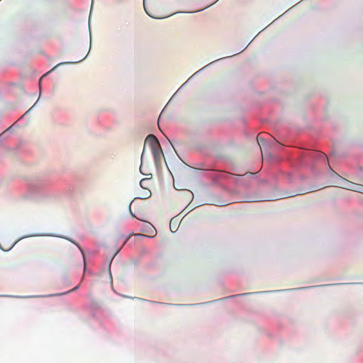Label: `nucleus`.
<instances>
[{"label": "nucleus", "instance_id": "1", "mask_svg": "<svg viewBox=\"0 0 363 363\" xmlns=\"http://www.w3.org/2000/svg\"><path fill=\"white\" fill-rule=\"evenodd\" d=\"M145 143L150 145L151 150L155 149V148L158 149L160 145L158 140L153 135H147V137L146 138V140H145Z\"/></svg>", "mask_w": 363, "mask_h": 363}, {"label": "nucleus", "instance_id": "2", "mask_svg": "<svg viewBox=\"0 0 363 363\" xmlns=\"http://www.w3.org/2000/svg\"><path fill=\"white\" fill-rule=\"evenodd\" d=\"M340 179H341L342 182L339 183V184L341 185L342 188L348 189V190H351L353 191H356V188L357 187L358 184L351 182L348 180H346V179L342 178V177Z\"/></svg>", "mask_w": 363, "mask_h": 363}, {"label": "nucleus", "instance_id": "3", "mask_svg": "<svg viewBox=\"0 0 363 363\" xmlns=\"http://www.w3.org/2000/svg\"><path fill=\"white\" fill-rule=\"evenodd\" d=\"M151 150H152V152L154 156V159H155V162H160L161 160V156L163 155L161 146L160 145V147L158 149L155 148V149H152Z\"/></svg>", "mask_w": 363, "mask_h": 363}, {"label": "nucleus", "instance_id": "4", "mask_svg": "<svg viewBox=\"0 0 363 363\" xmlns=\"http://www.w3.org/2000/svg\"><path fill=\"white\" fill-rule=\"evenodd\" d=\"M18 121L14 123L12 125H11L9 128H8L6 130H4L1 134H0V138L3 137L4 135H7V134L10 132H11L13 130L15 129L16 127H18Z\"/></svg>", "mask_w": 363, "mask_h": 363}, {"label": "nucleus", "instance_id": "5", "mask_svg": "<svg viewBox=\"0 0 363 363\" xmlns=\"http://www.w3.org/2000/svg\"><path fill=\"white\" fill-rule=\"evenodd\" d=\"M18 121L14 123L12 125H11L9 128H8L6 130H4L1 134H0V138L3 137L4 135H7V134L10 132H11L13 130L15 129L16 127H18Z\"/></svg>", "mask_w": 363, "mask_h": 363}, {"label": "nucleus", "instance_id": "6", "mask_svg": "<svg viewBox=\"0 0 363 363\" xmlns=\"http://www.w3.org/2000/svg\"><path fill=\"white\" fill-rule=\"evenodd\" d=\"M18 121L14 123L12 125H11L9 128H8L6 130H4L1 134H0V138L3 137L4 135H7V134L10 132H11L13 130L15 129L16 127H18Z\"/></svg>", "mask_w": 363, "mask_h": 363}, {"label": "nucleus", "instance_id": "7", "mask_svg": "<svg viewBox=\"0 0 363 363\" xmlns=\"http://www.w3.org/2000/svg\"><path fill=\"white\" fill-rule=\"evenodd\" d=\"M18 121L14 123L12 125H11L9 128H8L6 130H4L1 134H0V138L3 137L4 135H7V134L10 132H11L13 130L15 129L16 127H18Z\"/></svg>", "mask_w": 363, "mask_h": 363}, {"label": "nucleus", "instance_id": "8", "mask_svg": "<svg viewBox=\"0 0 363 363\" xmlns=\"http://www.w3.org/2000/svg\"><path fill=\"white\" fill-rule=\"evenodd\" d=\"M211 202H212V204H213L215 206H226L228 204L226 201H223L221 199L213 200V201H211Z\"/></svg>", "mask_w": 363, "mask_h": 363}, {"label": "nucleus", "instance_id": "9", "mask_svg": "<svg viewBox=\"0 0 363 363\" xmlns=\"http://www.w3.org/2000/svg\"><path fill=\"white\" fill-rule=\"evenodd\" d=\"M356 191L363 194V185L358 184L357 187L356 188Z\"/></svg>", "mask_w": 363, "mask_h": 363}, {"label": "nucleus", "instance_id": "10", "mask_svg": "<svg viewBox=\"0 0 363 363\" xmlns=\"http://www.w3.org/2000/svg\"><path fill=\"white\" fill-rule=\"evenodd\" d=\"M0 296H4V297H16V298H22L23 296H11V295H0Z\"/></svg>", "mask_w": 363, "mask_h": 363}, {"label": "nucleus", "instance_id": "11", "mask_svg": "<svg viewBox=\"0 0 363 363\" xmlns=\"http://www.w3.org/2000/svg\"><path fill=\"white\" fill-rule=\"evenodd\" d=\"M257 143L260 145V143L263 140L262 138L259 135H258L257 137Z\"/></svg>", "mask_w": 363, "mask_h": 363}, {"label": "nucleus", "instance_id": "12", "mask_svg": "<svg viewBox=\"0 0 363 363\" xmlns=\"http://www.w3.org/2000/svg\"><path fill=\"white\" fill-rule=\"evenodd\" d=\"M16 243H13L9 249L7 250H5L4 249L1 245H0V248L1 249V250H4V251H9L10 250L14 245H15Z\"/></svg>", "mask_w": 363, "mask_h": 363}, {"label": "nucleus", "instance_id": "13", "mask_svg": "<svg viewBox=\"0 0 363 363\" xmlns=\"http://www.w3.org/2000/svg\"><path fill=\"white\" fill-rule=\"evenodd\" d=\"M145 179H143L140 181V186H144V184H143L144 182Z\"/></svg>", "mask_w": 363, "mask_h": 363}, {"label": "nucleus", "instance_id": "14", "mask_svg": "<svg viewBox=\"0 0 363 363\" xmlns=\"http://www.w3.org/2000/svg\"><path fill=\"white\" fill-rule=\"evenodd\" d=\"M145 179H143L140 181V186H144V184H143L144 182Z\"/></svg>", "mask_w": 363, "mask_h": 363}, {"label": "nucleus", "instance_id": "15", "mask_svg": "<svg viewBox=\"0 0 363 363\" xmlns=\"http://www.w3.org/2000/svg\"><path fill=\"white\" fill-rule=\"evenodd\" d=\"M78 287H79L78 286H75V287H74V289H72L70 291H75L76 289H78Z\"/></svg>", "mask_w": 363, "mask_h": 363}, {"label": "nucleus", "instance_id": "16", "mask_svg": "<svg viewBox=\"0 0 363 363\" xmlns=\"http://www.w3.org/2000/svg\"><path fill=\"white\" fill-rule=\"evenodd\" d=\"M6 136H7V135H4V136H3V137H1V138H0V140H1V139H3V138H6Z\"/></svg>", "mask_w": 363, "mask_h": 363}, {"label": "nucleus", "instance_id": "17", "mask_svg": "<svg viewBox=\"0 0 363 363\" xmlns=\"http://www.w3.org/2000/svg\"><path fill=\"white\" fill-rule=\"evenodd\" d=\"M146 13H147L148 16H150V13L148 11H146Z\"/></svg>", "mask_w": 363, "mask_h": 363}, {"label": "nucleus", "instance_id": "18", "mask_svg": "<svg viewBox=\"0 0 363 363\" xmlns=\"http://www.w3.org/2000/svg\"><path fill=\"white\" fill-rule=\"evenodd\" d=\"M146 13H147L148 16H150V13L148 11H146Z\"/></svg>", "mask_w": 363, "mask_h": 363}, {"label": "nucleus", "instance_id": "19", "mask_svg": "<svg viewBox=\"0 0 363 363\" xmlns=\"http://www.w3.org/2000/svg\"><path fill=\"white\" fill-rule=\"evenodd\" d=\"M146 13H147L148 16H150V13L148 11H146Z\"/></svg>", "mask_w": 363, "mask_h": 363}, {"label": "nucleus", "instance_id": "20", "mask_svg": "<svg viewBox=\"0 0 363 363\" xmlns=\"http://www.w3.org/2000/svg\"><path fill=\"white\" fill-rule=\"evenodd\" d=\"M146 13H147L148 16H150V13L148 11H146Z\"/></svg>", "mask_w": 363, "mask_h": 363}, {"label": "nucleus", "instance_id": "21", "mask_svg": "<svg viewBox=\"0 0 363 363\" xmlns=\"http://www.w3.org/2000/svg\"><path fill=\"white\" fill-rule=\"evenodd\" d=\"M22 118H23V116H21V117L19 118V120H18V121L19 122V121H20Z\"/></svg>", "mask_w": 363, "mask_h": 363}]
</instances>
